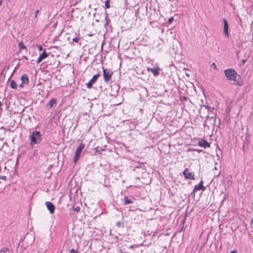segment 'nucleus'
<instances>
[{
  "instance_id": "a211bd4d",
  "label": "nucleus",
  "mask_w": 253,
  "mask_h": 253,
  "mask_svg": "<svg viewBox=\"0 0 253 253\" xmlns=\"http://www.w3.org/2000/svg\"><path fill=\"white\" fill-rule=\"evenodd\" d=\"M132 203V201L130 199H129L127 197H125V202H124L125 205L131 204Z\"/></svg>"
},
{
  "instance_id": "c756f323",
  "label": "nucleus",
  "mask_w": 253,
  "mask_h": 253,
  "mask_svg": "<svg viewBox=\"0 0 253 253\" xmlns=\"http://www.w3.org/2000/svg\"><path fill=\"white\" fill-rule=\"evenodd\" d=\"M1 3H2V0H0V5H1Z\"/></svg>"
},
{
  "instance_id": "dca6fc26",
  "label": "nucleus",
  "mask_w": 253,
  "mask_h": 253,
  "mask_svg": "<svg viewBox=\"0 0 253 253\" xmlns=\"http://www.w3.org/2000/svg\"><path fill=\"white\" fill-rule=\"evenodd\" d=\"M10 86L13 89H16L17 87V84L13 80H11L10 81Z\"/></svg>"
},
{
  "instance_id": "7c9ffc66",
  "label": "nucleus",
  "mask_w": 253,
  "mask_h": 253,
  "mask_svg": "<svg viewBox=\"0 0 253 253\" xmlns=\"http://www.w3.org/2000/svg\"><path fill=\"white\" fill-rule=\"evenodd\" d=\"M107 18H108V16H107V15H106V19H107Z\"/></svg>"
},
{
  "instance_id": "ddd939ff",
  "label": "nucleus",
  "mask_w": 253,
  "mask_h": 253,
  "mask_svg": "<svg viewBox=\"0 0 253 253\" xmlns=\"http://www.w3.org/2000/svg\"><path fill=\"white\" fill-rule=\"evenodd\" d=\"M57 103V99L55 98H51L48 103L46 104V107L48 109H51Z\"/></svg>"
},
{
  "instance_id": "bb28decb",
  "label": "nucleus",
  "mask_w": 253,
  "mask_h": 253,
  "mask_svg": "<svg viewBox=\"0 0 253 253\" xmlns=\"http://www.w3.org/2000/svg\"><path fill=\"white\" fill-rule=\"evenodd\" d=\"M38 48H39V51H41L42 50V47L41 45H39L38 46Z\"/></svg>"
},
{
  "instance_id": "20e7f679",
  "label": "nucleus",
  "mask_w": 253,
  "mask_h": 253,
  "mask_svg": "<svg viewBox=\"0 0 253 253\" xmlns=\"http://www.w3.org/2000/svg\"><path fill=\"white\" fill-rule=\"evenodd\" d=\"M85 145L84 143H81L79 146L78 147L77 149L76 150L75 155L74 156V162L76 163L77 161L79 160L81 153L83 149L84 148Z\"/></svg>"
},
{
  "instance_id": "9d476101",
  "label": "nucleus",
  "mask_w": 253,
  "mask_h": 253,
  "mask_svg": "<svg viewBox=\"0 0 253 253\" xmlns=\"http://www.w3.org/2000/svg\"><path fill=\"white\" fill-rule=\"evenodd\" d=\"M48 56V54L45 51V49H44L42 54H41L38 57L37 62L40 63L42 60L46 58Z\"/></svg>"
},
{
  "instance_id": "a878e982",
  "label": "nucleus",
  "mask_w": 253,
  "mask_h": 253,
  "mask_svg": "<svg viewBox=\"0 0 253 253\" xmlns=\"http://www.w3.org/2000/svg\"><path fill=\"white\" fill-rule=\"evenodd\" d=\"M205 108H206V109H208V110H209V111H211V110H212V109H211L210 107H209L208 105H206V106H205Z\"/></svg>"
},
{
  "instance_id": "423d86ee",
  "label": "nucleus",
  "mask_w": 253,
  "mask_h": 253,
  "mask_svg": "<svg viewBox=\"0 0 253 253\" xmlns=\"http://www.w3.org/2000/svg\"><path fill=\"white\" fill-rule=\"evenodd\" d=\"M99 77H100V74L99 73L93 75L92 78L86 84L87 88L88 89H90L91 88H92L93 84L97 81L98 78Z\"/></svg>"
},
{
  "instance_id": "2eb2a0df",
  "label": "nucleus",
  "mask_w": 253,
  "mask_h": 253,
  "mask_svg": "<svg viewBox=\"0 0 253 253\" xmlns=\"http://www.w3.org/2000/svg\"><path fill=\"white\" fill-rule=\"evenodd\" d=\"M19 51H21L23 49H26V47L24 45L23 42H20L18 44Z\"/></svg>"
},
{
  "instance_id": "393cba45",
  "label": "nucleus",
  "mask_w": 253,
  "mask_h": 253,
  "mask_svg": "<svg viewBox=\"0 0 253 253\" xmlns=\"http://www.w3.org/2000/svg\"><path fill=\"white\" fill-rule=\"evenodd\" d=\"M211 66H212L213 67V68L215 69V70L217 69L216 65V64L215 63H213L211 64Z\"/></svg>"
},
{
  "instance_id": "0eeeda50",
  "label": "nucleus",
  "mask_w": 253,
  "mask_h": 253,
  "mask_svg": "<svg viewBox=\"0 0 253 253\" xmlns=\"http://www.w3.org/2000/svg\"><path fill=\"white\" fill-rule=\"evenodd\" d=\"M204 181L201 180L199 183L197 185H195L194 187V189L192 191V193L195 194V193L199 190L204 191L206 189V187L204 186Z\"/></svg>"
},
{
  "instance_id": "f8f14e48",
  "label": "nucleus",
  "mask_w": 253,
  "mask_h": 253,
  "mask_svg": "<svg viewBox=\"0 0 253 253\" xmlns=\"http://www.w3.org/2000/svg\"><path fill=\"white\" fill-rule=\"evenodd\" d=\"M198 145L204 148H210L211 146L210 144L206 140L203 139L198 142Z\"/></svg>"
},
{
  "instance_id": "9b49d317",
  "label": "nucleus",
  "mask_w": 253,
  "mask_h": 253,
  "mask_svg": "<svg viewBox=\"0 0 253 253\" xmlns=\"http://www.w3.org/2000/svg\"><path fill=\"white\" fill-rule=\"evenodd\" d=\"M147 71L153 73V75L155 77L158 76L159 75L160 68L156 67L154 68H147Z\"/></svg>"
},
{
  "instance_id": "4468645a",
  "label": "nucleus",
  "mask_w": 253,
  "mask_h": 253,
  "mask_svg": "<svg viewBox=\"0 0 253 253\" xmlns=\"http://www.w3.org/2000/svg\"><path fill=\"white\" fill-rule=\"evenodd\" d=\"M223 22H224V27H223L224 33L226 35V36L227 37H228L229 35H228V22L225 19L223 20Z\"/></svg>"
},
{
  "instance_id": "6e6552de",
  "label": "nucleus",
  "mask_w": 253,
  "mask_h": 253,
  "mask_svg": "<svg viewBox=\"0 0 253 253\" xmlns=\"http://www.w3.org/2000/svg\"><path fill=\"white\" fill-rule=\"evenodd\" d=\"M21 80L22 83L19 85L20 87L22 88L25 85L28 84L29 81L28 76L26 74H24L21 76Z\"/></svg>"
},
{
  "instance_id": "5701e85b",
  "label": "nucleus",
  "mask_w": 253,
  "mask_h": 253,
  "mask_svg": "<svg viewBox=\"0 0 253 253\" xmlns=\"http://www.w3.org/2000/svg\"><path fill=\"white\" fill-rule=\"evenodd\" d=\"M173 20V17H171L169 19L168 22L169 23H171Z\"/></svg>"
},
{
  "instance_id": "1a4fd4ad",
  "label": "nucleus",
  "mask_w": 253,
  "mask_h": 253,
  "mask_svg": "<svg viewBox=\"0 0 253 253\" xmlns=\"http://www.w3.org/2000/svg\"><path fill=\"white\" fill-rule=\"evenodd\" d=\"M45 205L50 213H53L55 209V206L50 202H46Z\"/></svg>"
},
{
  "instance_id": "4be33fe9",
  "label": "nucleus",
  "mask_w": 253,
  "mask_h": 253,
  "mask_svg": "<svg viewBox=\"0 0 253 253\" xmlns=\"http://www.w3.org/2000/svg\"><path fill=\"white\" fill-rule=\"evenodd\" d=\"M73 41L78 43L79 41V39L78 38H75L73 39Z\"/></svg>"
},
{
  "instance_id": "c85d7f7f",
  "label": "nucleus",
  "mask_w": 253,
  "mask_h": 253,
  "mask_svg": "<svg viewBox=\"0 0 253 253\" xmlns=\"http://www.w3.org/2000/svg\"><path fill=\"white\" fill-rule=\"evenodd\" d=\"M242 62L243 64L245 63V62H246V59H243L242 60Z\"/></svg>"
},
{
  "instance_id": "b1692460",
  "label": "nucleus",
  "mask_w": 253,
  "mask_h": 253,
  "mask_svg": "<svg viewBox=\"0 0 253 253\" xmlns=\"http://www.w3.org/2000/svg\"><path fill=\"white\" fill-rule=\"evenodd\" d=\"M39 12V10H37L35 11V17L36 18L37 17Z\"/></svg>"
},
{
  "instance_id": "7ed1b4c3",
  "label": "nucleus",
  "mask_w": 253,
  "mask_h": 253,
  "mask_svg": "<svg viewBox=\"0 0 253 253\" xmlns=\"http://www.w3.org/2000/svg\"><path fill=\"white\" fill-rule=\"evenodd\" d=\"M41 140V134L39 131H35L31 136V144H36Z\"/></svg>"
},
{
  "instance_id": "f3484780",
  "label": "nucleus",
  "mask_w": 253,
  "mask_h": 253,
  "mask_svg": "<svg viewBox=\"0 0 253 253\" xmlns=\"http://www.w3.org/2000/svg\"><path fill=\"white\" fill-rule=\"evenodd\" d=\"M0 253H10V251L8 248L6 247H3L0 250Z\"/></svg>"
},
{
  "instance_id": "6ab92c4d",
  "label": "nucleus",
  "mask_w": 253,
  "mask_h": 253,
  "mask_svg": "<svg viewBox=\"0 0 253 253\" xmlns=\"http://www.w3.org/2000/svg\"><path fill=\"white\" fill-rule=\"evenodd\" d=\"M110 0H106L105 2V8H109L110 7V4H109Z\"/></svg>"
},
{
  "instance_id": "aec40b11",
  "label": "nucleus",
  "mask_w": 253,
  "mask_h": 253,
  "mask_svg": "<svg viewBox=\"0 0 253 253\" xmlns=\"http://www.w3.org/2000/svg\"><path fill=\"white\" fill-rule=\"evenodd\" d=\"M74 211L77 212H79L81 210V208L79 206L76 207L73 209Z\"/></svg>"
},
{
  "instance_id": "39448f33",
  "label": "nucleus",
  "mask_w": 253,
  "mask_h": 253,
  "mask_svg": "<svg viewBox=\"0 0 253 253\" xmlns=\"http://www.w3.org/2000/svg\"><path fill=\"white\" fill-rule=\"evenodd\" d=\"M184 177L186 179L195 180V174L193 172H190L188 168H186L183 171Z\"/></svg>"
},
{
  "instance_id": "f03ea898",
  "label": "nucleus",
  "mask_w": 253,
  "mask_h": 253,
  "mask_svg": "<svg viewBox=\"0 0 253 253\" xmlns=\"http://www.w3.org/2000/svg\"><path fill=\"white\" fill-rule=\"evenodd\" d=\"M103 70V77L105 83H108L112 79L113 72L111 69H105L102 67Z\"/></svg>"
},
{
  "instance_id": "f257e3e1",
  "label": "nucleus",
  "mask_w": 253,
  "mask_h": 253,
  "mask_svg": "<svg viewBox=\"0 0 253 253\" xmlns=\"http://www.w3.org/2000/svg\"><path fill=\"white\" fill-rule=\"evenodd\" d=\"M224 74L227 79L231 81H233V84L241 86L243 84V80L241 76L238 74L235 70L232 69H228L224 71Z\"/></svg>"
},
{
  "instance_id": "412c9836",
  "label": "nucleus",
  "mask_w": 253,
  "mask_h": 253,
  "mask_svg": "<svg viewBox=\"0 0 253 253\" xmlns=\"http://www.w3.org/2000/svg\"><path fill=\"white\" fill-rule=\"evenodd\" d=\"M70 253H78L77 251L75 250V249H72L70 251Z\"/></svg>"
},
{
  "instance_id": "cd10ccee",
  "label": "nucleus",
  "mask_w": 253,
  "mask_h": 253,
  "mask_svg": "<svg viewBox=\"0 0 253 253\" xmlns=\"http://www.w3.org/2000/svg\"><path fill=\"white\" fill-rule=\"evenodd\" d=\"M231 253H238L236 250L232 251Z\"/></svg>"
}]
</instances>
